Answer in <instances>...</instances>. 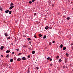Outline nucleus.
<instances>
[{
    "label": "nucleus",
    "mask_w": 73,
    "mask_h": 73,
    "mask_svg": "<svg viewBox=\"0 0 73 73\" xmlns=\"http://www.w3.org/2000/svg\"><path fill=\"white\" fill-rule=\"evenodd\" d=\"M14 8V6H11L9 8V9H10V10H11L12 8Z\"/></svg>",
    "instance_id": "f257e3e1"
},
{
    "label": "nucleus",
    "mask_w": 73,
    "mask_h": 73,
    "mask_svg": "<svg viewBox=\"0 0 73 73\" xmlns=\"http://www.w3.org/2000/svg\"><path fill=\"white\" fill-rule=\"evenodd\" d=\"M45 29L46 30H47L49 29V27L48 26H46V27H45Z\"/></svg>",
    "instance_id": "f03ea898"
},
{
    "label": "nucleus",
    "mask_w": 73,
    "mask_h": 73,
    "mask_svg": "<svg viewBox=\"0 0 73 73\" xmlns=\"http://www.w3.org/2000/svg\"><path fill=\"white\" fill-rule=\"evenodd\" d=\"M4 34L6 37H8V33H5Z\"/></svg>",
    "instance_id": "7ed1b4c3"
},
{
    "label": "nucleus",
    "mask_w": 73,
    "mask_h": 73,
    "mask_svg": "<svg viewBox=\"0 0 73 73\" xmlns=\"http://www.w3.org/2000/svg\"><path fill=\"white\" fill-rule=\"evenodd\" d=\"M17 61H21V58H18Z\"/></svg>",
    "instance_id": "20e7f679"
},
{
    "label": "nucleus",
    "mask_w": 73,
    "mask_h": 73,
    "mask_svg": "<svg viewBox=\"0 0 73 73\" xmlns=\"http://www.w3.org/2000/svg\"><path fill=\"white\" fill-rule=\"evenodd\" d=\"M23 60H26V58L25 57H23L22 58Z\"/></svg>",
    "instance_id": "39448f33"
},
{
    "label": "nucleus",
    "mask_w": 73,
    "mask_h": 73,
    "mask_svg": "<svg viewBox=\"0 0 73 73\" xmlns=\"http://www.w3.org/2000/svg\"><path fill=\"white\" fill-rule=\"evenodd\" d=\"M0 49H1V50H3V49H4V46H2L1 47Z\"/></svg>",
    "instance_id": "423d86ee"
},
{
    "label": "nucleus",
    "mask_w": 73,
    "mask_h": 73,
    "mask_svg": "<svg viewBox=\"0 0 73 73\" xmlns=\"http://www.w3.org/2000/svg\"><path fill=\"white\" fill-rule=\"evenodd\" d=\"M13 5H14V4H13V3L12 2L10 4V6H13Z\"/></svg>",
    "instance_id": "0eeeda50"
},
{
    "label": "nucleus",
    "mask_w": 73,
    "mask_h": 73,
    "mask_svg": "<svg viewBox=\"0 0 73 73\" xmlns=\"http://www.w3.org/2000/svg\"><path fill=\"white\" fill-rule=\"evenodd\" d=\"M13 58H11L10 59V62H13Z\"/></svg>",
    "instance_id": "6e6552de"
},
{
    "label": "nucleus",
    "mask_w": 73,
    "mask_h": 73,
    "mask_svg": "<svg viewBox=\"0 0 73 73\" xmlns=\"http://www.w3.org/2000/svg\"><path fill=\"white\" fill-rule=\"evenodd\" d=\"M60 46V48L62 49V47H63V45L62 44H61Z\"/></svg>",
    "instance_id": "1a4fd4ad"
},
{
    "label": "nucleus",
    "mask_w": 73,
    "mask_h": 73,
    "mask_svg": "<svg viewBox=\"0 0 73 73\" xmlns=\"http://www.w3.org/2000/svg\"><path fill=\"white\" fill-rule=\"evenodd\" d=\"M9 52H10V50H7L6 51L7 53H9Z\"/></svg>",
    "instance_id": "9d476101"
},
{
    "label": "nucleus",
    "mask_w": 73,
    "mask_h": 73,
    "mask_svg": "<svg viewBox=\"0 0 73 73\" xmlns=\"http://www.w3.org/2000/svg\"><path fill=\"white\" fill-rule=\"evenodd\" d=\"M66 47H64L63 48V50H66Z\"/></svg>",
    "instance_id": "9b49d317"
},
{
    "label": "nucleus",
    "mask_w": 73,
    "mask_h": 73,
    "mask_svg": "<svg viewBox=\"0 0 73 73\" xmlns=\"http://www.w3.org/2000/svg\"><path fill=\"white\" fill-rule=\"evenodd\" d=\"M9 12V10H7L5 11V13H8Z\"/></svg>",
    "instance_id": "f8f14e48"
},
{
    "label": "nucleus",
    "mask_w": 73,
    "mask_h": 73,
    "mask_svg": "<svg viewBox=\"0 0 73 73\" xmlns=\"http://www.w3.org/2000/svg\"><path fill=\"white\" fill-rule=\"evenodd\" d=\"M32 54H35V51L34 50L32 52Z\"/></svg>",
    "instance_id": "ddd939ff"
},
{
    "label": "nucleus",
    "mask_w": 73,
    "mask_h": 73,
    "mask_svg": "<svg viewBox=\"0 0 73 73\" xmlns=\"http://www.w3.org/2000/svg\"><path fill=\"white\" fill-rule=\"evenodd\" d=\"M64 61L65 64H67V60L66 59H65Z\"/></svg>",
    "instance_id": "4468645a"
},
{
    "label": "nucleus",
    "mask_w": 73,
    "mask_h": 73,
    "mask_svg": "<svg viewBox=\"0 0 73 73\" xmlns=\"http://www.w3.org/2000/svg\"><path fill=\"white\" fill-rule=\"evenodd\" d=\"M39 37H42V35L41 34H39Z\"/></svg>",
    "instance_id": "2eb2a0df"
},
{
    "label": "nucleus",
    "mask_w": 73,
    "mask_h": 73,
    "mask_svg": "<svg viewBox=\"0 0 73 73\" xmlns=\"http://www.w3.org/2000/svg\"><path fill=\"white\" fill-rule=\"evenodd\" d=\"M66 56H67V57H69V54L67 53L66 54Z\"/></svg>",
    "instance_id": "dca6fc26"
},
{
    "label": "nucleus",
    "mask_w": 73,
    "mask_h": 73,
    "mask_svg": "<svg viewBox=\"0 0 73 73\" xmlns=\"http://www.w3.org/2000/svg\"><path fill=\"white\" fill-rule=\"evenodd\" d=\"M59 56H57L56 57V58H57V59H58V58H59Z\"/></svg>",
    "instance_id": "f3484780"
},
{
    "label": "nucleus",
    "mask_w": 73,
    "mask_h": 73,
    "mask_svg": "<svg viewBox=\"0 0 73 73\" xmlns=\"http://www.w3.org/2000/svg\"><path fill=\"white\" fill-rule=\"evenodd\" d=\"M10 38H11V37L9 36L7 37V40H9V39H10Z\"/></svg>",
    "instance_id": "a211bd4d"
},
{
    "label": "nucleus",
    "mask_w": 73,
    "mask_h": 73,
    "mask_svg": "<svg viewBox=\"0 0 73 73\" xmlns=\"http://www.w3.org/2000/svg\"><path fill=\"white\" fill-rule=\"evenodd\" d=\"M46 38V36L44 35L43 37V38Z\"/></svg>",
    "instance_id": "6ab92c4d"
},
{
    "label": "nucleus",
    "mask_w": 73,
    "mask_h": 73,
    "mask_svg": "<svg viewBox=\"0 0 73 73\" xmlns=\"http://www.w3.org/2000/svg\"><path fill=\"white\" fill-rule=\"evenodd\" d=\"M0 10L1 11L3 10V8H2V7H0Z\"/></svg>",
    "instance_id": "aec40b11"
},
{
    "label": "nucleus",
    "mask_w": 73,
    "mask_h": 73,
    "mask_svg": "<svg viewBox=\"0 0 73 73\" xmlns=\"http://www.w3.org/2000/svg\"><path fill=\"white\" fill-rule=\"evenodd\" d=\"M61 61H62V60H61V59H60L59 60V62H61Z\"/></svg>",
    "instance_id": "412c9836"
},
{
    "label": "nucleus",
    "mask_w": 73,
    "mask_h": 73,
    "mask_svg": "<svg viewBox=\"0 0 73 73\" xmlns=\"http://www.w3.org/2000/svg\"><path fill=\"white\" fill-rule=\"evenodd\" d=\"M36 69L37 70H38L39 69V68L38 67H36Z\"/></svg>",
    "instance_id": "4be33fe9"
},
{
    "label": "nucleus",
    "mask_w": 73,
    "mask_h": 73,
    "mask_svg": "<svg viewBox=\"0 0 73 73\" xmlns=\"http://www.w3.org/2000/svg\"><path fill=\"white\" fill-rule=\"evenodd\" d=\"M9 54H8L6 56V57L7 58H8V57H9Z\"/></svg>",
    "instance_id": "5701e85b"
},
{
    "label": "nucleus",
    "mask_w": 73,
    "mask_h": 73,
    "mask_svg": "<svg viewBox=\"0 0 73 73\" xmlns=\"http://www.w3.org/2000/svg\"><path fill=\"white\" fill-rule=\"evenodd\" d=\"M9 14H11V13H12V11H9Z\"/></svg>",
    "instance_id": "b1692460"
},
{
    "label": "nucleus",
    "mask_w": 73,
    "mask_h": 73,
    "mask_svg": "<svg viewBox=\"0 0 73 73\" xmlns=\"http://www.w3.org/2000/svg\"><path fill=\"white\" fill-rule=\"evenodd\" d=\"M16 50L17 51H20V50L19 48L16 49Z\"/></svg>",
    "instance_id": "393cba45"
},
{
    "label": "nucleus",
    "mask_w": 73,
    "mask_h": 73,
    "mask_svg": "<svg viewBox=\"0 0 73 73\" xmlns=\"http://www.w3.org/2000/svg\"><path fill=\"white\" fill-rule=\"evenodd\" d=\"M14 58L15 60H16L17 58H16V57H14Z\"/></svg>",
    "instance_id": "a878e982"
},
{
    "label": "nucleus",
    "mask_w": 73,
    "mask_h": 73,
    "mask_svg": "<svg viewBox=\"0 0 73 73\" xmlns=\"http://www.w3.org/2000/svg\"><path fill=\"white\" fill-rule=\"evenodd\" d=\"M29 4H32V1H30L29 2Z\"/></svg>",
    "instance_id": "bb28decb"
},
{
    "label": "nucleus",
    "mask_w": 73,
    "mask_h": 73,
    "mask_svg": "<svg viewBox=\"0 0 73 73\" xmlns=\"http://www.w3.org/2000/svg\"><path fill=\"white\" fill-rule=\"evenodd\" d=\"M23 46L25 47V48H26V47H27V45H24Z\"/></svg>",
    "instance_id": "cd10ccee"
},
{
    "label": "nucleus",
    "mask_w": 73,
    "mask_h": 73,
    "mask_svg": "<svg viewBox=\"0 0 73 73\" xmlns=\"http://www.w3.org/2000/svg\"><path fill=\"white\" fill-rule=\"evenodd\" d=\"M70 18L69 17H68L67 18V20H70Z\"/></svg>",
    "instance_id": "c85d7f7f"
},
{
    "label": "nucleus",
    "mask_w": 73,
    "mask_h": 73,
    "mask_svg": "<svg viewBox=\"0 0 73 73\" xmlns=\"http://www.w3.org/2000/svg\"><path fill=\"white\" fill-rule=\"evenodd\" d=\"M28 40H32V39H31V38H29Z\"/></svg>",
    "instance_id": "c756f323"
},
{
    "label": "nucleus",
    "mask_w": 73,
    "mask_h": 73,
    "mask_svg": "<svg viewBox=\"0 0 73 73\" xmlns=\"http://www.w3.org/2000/svg\"><path fill=\"white\" fill-rule=\"evenodd\" d=\"M29 44H32V42H31V41H29Z\"/></svg>",
    "instance_id": "7c9ffc66"
},
{
    "label": "nucleus",
    "mask_w": 73,
    "mask_h": 73,
    "mask_svg": "<svg viewBox=\"0 0 73 73\" xmlns=\"http://www.w3.org/2000/svg\"><path fill=\"white\" fill-rule=\"evenodd\" d=\"M21 53H19V54H18V56H20V55H21Z\"/></svg>",
    "instance_id": "2f4dec72"
},
{
    "label": "nucleus",
    "mask_w": 73,
    "mask_h": 73,
    "mask_svg": "<svg viewBox=\"0 0 73 73\" xmlns=\"http://www.w3.org/2000/svg\"><path fill=\"white\" fill-rule=\"evenodd\" d=\"M52 27H49V29H52Z\"/></svg>",
    "instance_id": "473e14b6"
},
{
    "label": "nucleus",
    "mask_w": 73,
    "mask_h": 73,
    "mask_svg": "<svg viewBox=\"0 0 73 73\" xmlns=\"http://www.w3.org/2000/svg\"><path fill=\"white\" fill-rule=\"evenodd\" d=\"M54 42H55V41L54 40L52 41L53 44H54Z\"/></svg>",
    "instance_id": "72a5a7b5"
},
{
    "label": "nucleus",
    "mask_w": 73,
    "mask_h": 73,
    "mask_svg": "<svg viewBox=\"0 0 73 73\" xmlns=\"http://www.w3.org/2000/svg\"><path fill=\"white\" fill-rule=\"evenodd\" d=\"M73 45V43H71L70 44V45H71V46Z\"/></svg>",
    "instance_id": "f704fd0d"
},
{
    "label": "nucleus",
    "mask_w": 73,
    "mask_h": 73,
    "mask_svg": "<svg viewBox=\"0 0 73 73\" xmlns=\"http://www.w3.org/2000/svg\"><path fill=\"white\" fill-rule=\"evenodd\" d=\"M27 57L28 58H30V55H28V56H27Z\"/></svg>",
    "instance_id": "c9c22d12"
},
{
    "label": "nucleus",
    "mask_w": 73,
    "mask_h": 73,
    "mask_svg": "<svg viewBox=\"0 0 73 73\" xmlns=\"http://www.w3.org/2000/svg\"><path fill=\"white\" fill-rule=\"evenodd\" d=\"M47 59V60H49V59H50V57H48Z\"/></svg>",
    "instance_id": "e433bc0d"
},
{
    "label": "nucleus",
    "mask_w": 73,
    "mask_h": 73,
    "mask_svg": "<svg viewBox=\"0 0 73 73\" xmlns=\"http://www.w3.org/2000/svg\"><path fill=\"white\" fill-rule=\"evenodd\" d=\"M36 13H34V16H36Z\"/></svg>",
    "instance_id": "4c0bfd02"
},
{
    "label": "nucleus",
    "mask_w": 73,
    "mask_h": 73,
    "mask_svg": "<svg viewBox=\"0 0 73 73\" xmlns=\"http://www.w3.org/2000/svg\"><path fill=\"white\" fill-rule=\"evenodd\" d=\"M49 45H52V43H51V42H49Z\"/></svg>",
    "instance_id": "58836bf2"
},
{
    "label": "nucleus",
    "mask_w": 73,
    "mask_h": 73,
    "mask_svg": "<svg viewBox=\"0 0 73 73\" xmlns=\"http://www.w3.org/2000/svg\"><path fill=\"white\" fill-rule=\"evenodd\" d=\"M50 61H52V58H50Z\"/></svg>",
    "instance_id": "ea45409f"
},
{
    "label": "nucleus",
    "mask_w": 73,
    "mask_h": 73,
    "mask_svg": "<svg viewBox=\"0 0 73 73\" xmlns=\"http://www.w3.org/2000/svg\"><path fill=\"white\" fill-rule=\"evenodd\" d=\"M23 36L24 37H26V36L25 35H23Z\"/></svg>",
    "instance_id": "a19ab883"
},
{
    "label": "nucleus",
    "mask_w": 73,
    "mask_h": 73,
    "mask_svg": "<svg viewBox=\"0 0 73 73\" xmlns=\"http://www.w3.org/2000/svg\"><path fill=\"white\" fill-rule=\"evenodd\" d=\"M50 66H53V64H50Z\"/></svg>",
    "instance_id": "79ce46f5"
},
{
    "label": "nucleus",
    "mask_w": 73,
    "mask_h": 73,
    "mask_svg": "<svg viewBox=\"0 0 73 73\" xmlns=\"http://www.w3.org/2000/svg\"><path fill=\"white\" fill-rule=\"evenodd\" d=\"M65 68V66H63V69Z\"/></svg>",
    "instance_id": "37998d69"
},
{
    "label": "nucleus",
    "mask_w": 73,
    "mask_h": 73,
    "mask_svg": "<svg viewBox=\"0 0 73 73\" xmlns=\"http://www.w3.org/2000/svg\"><path fill=\"white\" fill-rule=\"evenodd\" d=\"M34 37L35 38H36V35H34Z\"/></svg>",
    "instance_id": "c03bdc74"
},
{
    "label": "nucleus",
    "mask_w": 73,
    "mask_h": 73,
    "mask_svg": "<svg viewBox=\"0 0 73 73\" xmlns=\"http://www.w3.org/2000/svg\"><path fill=\"white\" fill-rule=\"evenodd\" d=\"M35 1V0H32V2H34Z\"/></svg>",
    "instance_id": "a18cd8bd"
},
{
    "label": "nucleus",
    "mask_w": 73,
    "mask_h": 73,
    "mask_svg": "<svg viewBox=\"0 0 73 73\" xmlns=\"http://www.w3.org/2000/svg\"><path fill=\"white\" fill-rule=\"evenodd\" d=\"M28 73H30V72L29 71H28V72H27Z\"/></svg>",
    "instance_id": "49530a36"
},
{
    "label": "nucleus",
    "mask_w": 73,
    "mask_h": 73,
    "mask_svg": "<svg viewBox=\"0 0 73 73\" xmlns=\"http://www.w3.org/2000/svg\"><path fill=\"white\" fill-rule=\"evenodd\" d=\"M12 54H14V53H15V52H12Z\"/></svg>",
    "instance_id": "de8ad7c7"
},
{
    "label": "nucleus",
    "mask_w": 73,
    "mask_h": 73,
    "mask_svg": "<svg viewBox=\"0 0 73 73\" xmlns=\"http://www.w3.org/2000/svg\"><path fill=\"white\" fill-rule=\"evenodd\" d=\"M1 57H3V56L2 55H1Z\"/></svg>",
    "instance_id": "09e8293b"
},
{
    "label": "nucleus",
    "mask_w": 73,
    "mask_h": 73,
    "mask_svg": "<svg viewBox=\"0 0 73 73\" xmlns=\"http://www.w3.org/2000/svg\"><path fill=\"white\" fill-rule=\"evenodd\" d=\"M66 68H68V66H66Z\"/></svg>",
    "instance_id": "8fccbe9b"
},
{
    "label": "nucleus",
    "mask_w": 73,
    "mask_h": 73,
    "mask_svg": "<svg viewBox=\"0 0 73 73\" xmlns=\"http://www.w3.org/2000/svg\"><path fill=\"white\" fill-rule=\"evenodd\" d=\"M28 71H29V69L28 68Z\"/></svg>",
    "instance_id": "3c124183"
},
{
    "label": "nucleus",
    "mask_w": 73,
    "mask_h": 73,
    "mask_svg": "<svg viewBox=\"0 0 73 73\" xmlns=\"http://www.w3.org/2000/svg\"><path fill=\"white\" fill-rule=\"evenodd\" d=\"M71 3H72V4H73V3L72 2H71Z\"/></svg>",
    "instance_id": "603ef678"
},
{
    "label": "nucleus",
    "mask_w": 73,
    "mask_h": 73,
    "mask_svg": "<svg viewBox=\"0 0 73 73\" xmlns=\"http://www.w3.org/2000/svg\"><path fill=\"white\" fill-rule=\"evenodd\" d=\"M11 45H13V44L12 43V44H11Z\"/></svg>",
    "instance_id": "864d4df0"
},
{
    "label": "nucleus",
    "mask_w": 73,
    "mask_h": 73,
    "mask_svg": "<svg viewBox=\"0 0 73 73\" xmlns=\"http://www.w3.org/2000/svg\"><path fill=\"white\" fill-rule=\"evenodd\" d=\"M59 33H60V32H59Z\"/></svg>",
    "instance_id": "5fc2aeb1"
},
{
    "label": "nucleus",
    "mask_w": 73,
    "mask_h": 73,
    "mask_svg": "<svg viewBox=\"0 0 73 73\" xmlns=\"http://www.w3.org/2000/svg\"><path fill=\"white\" fill-rule=\"evenodd\" d=\"M29 49H30V48H29Z\"/></svg>",
    "instance_id": "6e6d98bb"
},
{
    "label": "nucleus",
    "mask_w": 73,
    "mask_h": 73,
    "mask_svg": "<svg viewBox=\"0 0 73 73\" xmlns=\"http://www.w3.org/2000/svg\"><path fill=\"white\" fill-rule=\"evenodd\" d=\"M31 46H32V45H31Z\"/></svg>",
    "instance_id": "4d7b16f0"
},
{
    "label": "nucleus",
    "mask_w": 73,
    "mask_h": 73,
    "mask_svg": "<svg viewBox=\"0 0 73 73\" xmlns=\"http://www.w3.org/2000/svg\"><path fill=\"white\" fill-rule=\"evenodd\" d=\"M72 9L73 10V8H72Z\"/></svg>",
    "instance_id": "13d9d810"
}]
</instances>
